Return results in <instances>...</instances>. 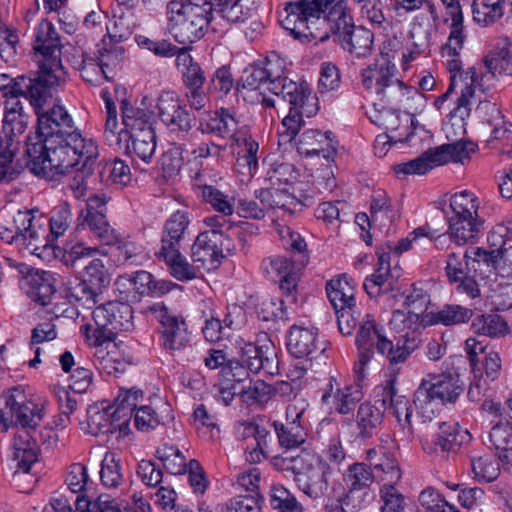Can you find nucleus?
I'll return each instance as SVG.
<instances>
[{"mask_svg": "<svg viewBox=\"0 0 512 512\" xmlns=\"http://www.w3.org/2000/svg\"><path fill=\"white\" fill-rule=\"evenodd\" d=\"M93 144L86 143L81 134L78 139L68 137L44 138L30 136L27 139L26 154L30 170L37 176L52 180L64 175L74 167L81 157L90 153Z\"/></svg>", "mask_w": 512, "mask_h": 512, "instance_id": "obj_1", "label": "nucleus"}, {"mask_svg": "<svg viewBox=\"0 0 512 512\" xmlns=\"http://www.w3.org/2000/svg\"><path fill=\"white\" fill-rule=\"evenodd\" d=\"M285 61L271 52L264 61L244 70L242 87L251 91L259 90L257 101L265 107H275V100L266 96L262 88L269 90L279 100L288 103H303L308 96L305 82H295L284 76Z\"/></svg>", "mask_w": 512, "mask_h": 512, "instance_id": "obj_2", "label": "nucleus"}, {"mask_svg": "<svg viewBox=\"0 0 512 512\" xmlns=\"http://www.w3.org/2000/svg\"><path fill=\"white\" fill-rule=\"evenodd\" d=\"M415 343V338H412L404 347L400 345V341L393 344L386 337L384 328L378 325L371 315H365L359 322V329L355 339L359 360L354 366V374H356L359 380L364 379L365 366L372 359L375 349L387 358L392 367L404 363L416 349Z\"/></svg>", "mask_w": 512, "mask_h": 512, "instance_id": "obj_3", "label": "nucleus"}, {"mask_svg": "<svg viewBox=\"0 0 512 512\" xmlns=\"http://www.w3.org/2000/svg\"><path fill=\"white\" fill-rule=\"evenodd\" d=\"M207 0H172L167 5L168 31L180 44L200 40L213 17Z\"/></svg>", "mask_w": 512, "mask_h": 512, "instance_id": "obj_4", "label": "nucleus"}, {"mask_svg": "<svg viewBox=\"0 0 512 512\" xmlns=\"http://www.w3.org/2000/svg\"><path fill=\"white\" fill-rule=\"evenodd\" d=\"M143 397L139 389H130L119 394L116 399V408L111 406L102 407V419L109 422V425L99 423L98 433L108 434L119 431L120 435H126L129 431V423L134 417V423L138 430L149 431L159 425V419L154 410L149 406H138V399Z\"/></svg>", "mask_w": 512, "mask_h": 512, "instance_id": "obj_5", "label": "nucleus"}, {"mask_svg": "<svg viewBox=\"0 0 512 512\" xmlns=\"http://www.w3.org/2000/svg\"><path fill=\"white\" fill-rule=\"evenodd\" d=\"M141 251V246L124 242L106 221L103 211L98 209V288L107 287L116 268L124 262L134 263Z\"/></svg>", "mask_w": 512, "mask_h": 512, "instance_id": "obj_6", "label": "nucleus"}, {"mask_svg": "<svg viewBox=\"0 0 512 512\" xmlns=\"http://www.w3.org/2000/svg\"><path fill=\"white\" fill-rule=\"evenodd\" d=\"M55 85L43 83V91L39 90V107L32 106L37 115V133L40 139L68 137L69 139H78L80 134L74 126V121L64 106L53 104L46 108L52 102L50 89Z\"/></svg>", "mask_w": 512, "mask_h": 512, "instance_id": "obj_7", "label": "nucleus"}, {"mask_svg": "<svg viewBox=\"0 0 512 512\" xmlns=\"http://www.w3.org/2000/svg\"><path fill=\"white\" fill-rule=\"evenodd\" d=\"M345 2L344 0H326L324 8L318 13L309 15H296L294 11H299L298 6H291L290 14L279 18L280 25L288 31L295 39L301 42H324L330 34L333 35L331 29V21L329 20V12L334 8V4Z\"/></svg>", "mask_w": 512, "mask_h": 512, "instance_id": "obj_8", "label": "nucleus"}, {"mask_svg": "<svg viewBox=\"0 0 512 512\" xmlns=\"http://www.w3.org/2000/svg\"><path fill=\"white\" fill-rule=\"evenodd\" d=\"M329 14L334 40L358 58L367 56L373 47V33L367 28L354 25L347 11L346 2L334 4Z\"/></svg>", "mask_w": 512, "mask_h": 512, "instance_id": "obj_9", "label": "nucleus"}, {"mask_svg": "<svg viewBox=\"0 0 512 512\" xmlns=\"http://www.w3.org/2000/svg\"><path fill=\"white\" fill-rule=\"evenodd\" d=\"M463 392L459 379L451 374L423 379L414 393L413 402L423 413H434L431 406L454 404Z\"/></svg>", "mask_w": 512, "mask_h": 512, "instance_id": "obj_10", "label": "nucleus"}, {"mask_svg": "<svg viewBox=\"0 0 512 512\" xmlns=\"http://www.w3.org/2000/svg\"><path fill=\"white\" fill-rule=\"evenodd\" d=\"M132 308L121 301H108L98 305V354H110L112 340L118 331L132 327Z\"/></svg>", "mask_w": 512, "mask_h": 512, "instance_id": "obj_11", "label": "nucleus"}, {"mask_svg": "<svg viewBox=\"0 0 512 512\" xmlns=\"http://www.w3.org/2000/svg\"><path fill=\"white\" fill-rule=\"evenodd\" d=\"M306 263L304 260H296L282 255L269 256L262 260L261 269L265 276L273 281H278L282 294L296 302L295 293L300 280L302 270Z\"/></svg>", "mask_w": 512, "mask_h": 512, "instance_id": "obj_12", "label": "nucleus"}, {"mask_svg": "<svg viewBox=\"0 0 512 512\" xmlns=\"http://www.w3.org/2000/svg\"><path fill=\"white\" fill-rule=\"evenodd\" d=\"M154 314L161 325L163 347L166 350H181L189 341V333L184 319L170 310L164 303H155L146 309Z\"/></svg>", "mask_w": 512, "mask_h": 512, "instance_id": "obj_13", "label": "nucleus"}, {"mask_svg": "<svg viewBox=\"0 0 512 512\" xmlns=\"http://www.w3.org/2000/svg\"><path fill=\"white\" fill-rule=\"evenodd\" d=\"M336 475L328 465L312 454L301 475L296 476L294 481L299 490L309 498L321 499L328 494L330 487L332 488L335 483L333 477Z\"/></svg>", "mask_w": 512, "mask_h": 512, "instance_id": "obj_14", "label": "nucleus"}, {"mask_svg": "<svg viewBox=\"0 0 512 512\" xmlns=\"http://www.w3.org/2000/svg\"><path fill=\"white\" fill-rule=\"evenodd\" d=\"M34 60L37 62L39 71L36 73L42 81L48 85H60L66 80V72L61 62V43L59 35L45 41V44L38 47L34 43Z\"/></svg>", "mask_w": 512, "mask_h": 512, "instance_id": "obj_15", "label": "nucleus"}, {"mask_svg": "<svg viewBox=\"0 0 512 512\" xmlns=\"http://www.w3.org/2000/svg\"><path fill=\"white\" fill-rule=\"evenodd\" d=\"M156 107L159 119L171 132L188 133L196 123V116L187 110L173 91H163Z\"/></svg>", "mask_w": 512, "mask_h": 512, "instance_id": "obj_16", "label": "nucleus"}, {"mask_svg": "<svg viewBox=\"0 0 512 512\" xmlns=\"http://www.w3.org/2000/svg\"><path fill=\"white\" fill-rule=\"evenodd\" d=\"M225 239L226 236L224 233H199L191 247L193 263H195L198 268H203L207 271L217 269L225 258L223 254Z\"/></svg>", "mask_w": 512, "mask_h": 512, "instance_id": "obj_17", "label": "nucleus"}, {"mask_svg": "<svg viewBox=\"0 0 512 512\" xmlns=\"http://www.w3.org/2000/svg\"><path fill=\"white\" fill-rule=\"evenodd\" d=\"M36 209H31L29 214V227H26L25 242L21 243V249H27L31 254L36 255L42 260L51 261L59 256L61 249L54 244L56 239H52L50 232L40 223L41 218L36 219L34 212Z\"/></svg>", "mask_w": 512, "mask_h": 512, "instance_id": "obj_18", "label": "nucleus"}, {"mask_svg": "<svg viewBox=\"0 0 512 512\" xmlns=\"http://www.w3.org/2000/svg\"><path fill=\"white\" fill-rule=\"evenodd\" d=\"M306 93L308 96L303 99V103H289L291 105L289 113L282 120L281 127L278 130L280 141L284 143L291 142L297 136L303 124V116L311 117L318 109L317 98L312 94L307 83Z\"/></svg>", "mask_w": 512, "mask_h": 512, "instance_id": "obj_19", "label": "nucleus"}, {"mask_svg": "<svg viewBox=\"0 0 512 512\" xmlns=\"http://www.w3.org/2000/svg\"><path fill=\"white\" fill-rule=\"evenodd\" d=\"M362 380H359L355 375V383L346 385L343 388L337 387L333 391V382H336L334 377L330 378L329 384L322 395V403L330 404L332 399V408L341 415H348L353 413L357 404L363 399V392L361 387Z\"/></svg>", "mask_w": 512, "mask_h": 512, "instance_id": "obj_20", "label": "nucleus"}, {"mask_svg": "<svg viewBox=\"0 0 512 512\" xmlns=\"http://www.w3.org/2000/svg\"><path fill=\"white\" fill-rule=\"evenodd\" d=\"M8 457L14 474L31 470L38 460V447L28 431L15 433Z\"/></svg>", "mask_w": 512, "mask_h": 512, "instance_id": "obj_21", "label": "nucleus"}, {"mask_svg": "<svg viewBox=\"0 0 512 512\" xmlns=\"http://www.w3.org/2000/svg\"><path fill=\"white\" fill-rule=\"evenodd\" d=\"M286 346L293 357L310 361L325 351L319 345L316 331L297 325L289 329Z\"/></svg>", "mask_w": 512, "mask_h": 512, "instance_id": "obj_22", "label": "nucleus"}, {"mask_svg": "<svg viewBox=\"0 0 512 512\" xmlns=\"http://www.w3.org/2000/svg\"><path fill=\"white\" fill-rule=\"evenodd\" d=\"M396 74L397 68L395 64L382 57L362 70V85L366 90L374 92L381 99Z\"/></svg>", "mask_w": 512, "mask_h": 512, "instance_id": "obj_23", "label": "nucleus"}, {"mask_svg": "<svg viewBox=\"0 0 512 512\" xmlns=\"http://www.w3.org/2000/svg\"><path fill=\"white\" fill-rule=\"evenodd\" d=\"M437 428L431 443H423V448L429 453L455 451L470 438L468 431L461 429L457 423L438 422Z\"/></svg>", "mask_w": 512, "mask_h": 512, "instance_id": "obj_24", "label": "nucleus"}, {"mask_svg": "<svg viewBox=\"0 0 512 512\" xmlns=\"http://www.w3.org/2000/svg\"><path fill=\"white\" fill-rule=\"evenodd\" d=\"M239 147L235 164L236 172L239 174L240 182H249L258 169L257 153L259 144L256 142L249 131L234 140Z\"/></svg>", "mask_w": 512, "mask_h": 512, "instance_id": "obj_25", "label": "nucleus"}, {"mask_svg": "<svg viewBox=\"0 0 512 512\" xmlns=\"http://www.w3.org/2000/svg\"><path fill=\"white\" fill-rule=\"evenodd\" d=\"M332 135L330 131L306 130L300 136L298 152L306 157L322 155L328 161L333 160L337 151Z\"/></svg>", "mask_w": 512, "mask_h": 512, "instance_id": "obj_26", "label": "nucleus"}, {"mask_svg": "<svg viewBox=\"0 0 512 512\" xmlns=\"http://www.w3.org/2000/svg\"><path fill=\"white\" fill-rule=\"evenodd\" d=\"M42 79L35 74L34 77L20 75L15 78L10 77L6 73L0 74V91L3 92L4 97L14 93H24V98L29 100L31 106L39 107V90L43 91Z\"/></svg>", "mask_w": 512, "mask_h": 512, "instance_id": "obj_27", "label": "nucleus"}, {"mask_svg": "<svg viewBox=\"0 0 512 512\" xmlns=\"http://www.w3.org/2000/svg\"><path fill=\"white\" fill-rule=\"evenodd\" d=\"M384 420L383 404L380 401L375 403H361L356 413V438L367 440L376 435Z\"/></svg>", "mask_w": 512, "mask_h": 512, "instance_id": "obj_28", "label": "nucleus"}, {"mask_svg": "<svg viewBox=\"0 0 512 512\" xmlns=\"http://www.w3.org/2000/svg\"><path fill=\"white\" fill-rule=\"evenodd\" d=\"M445 7L444 22L448 23L449 36L446 50L456 54L466 41L467 34L464 29V17L459 0H441Z\"/></svg>", "mask_w": 512, "mask_h": 512, "instance_id": "obj_29", "label": "nucleus"}, {"mask_svg": "<svg viewBox=\"0 0 512 512\" xmlns=\"http://www.w3.org/2000/svg\"><path fill=\"white\" fill-rule=\"evenodd\" d=\"M474 94L473 84L466 83L462 89L461 96L457 100V106L450 112L449 120L444 125L447 138H457L465 135V119L470 115V104Z\"/></svg>", "mask_w": 512, "mask_h": 512, "instance_id": "obj_30", "label": "nucleus"}, {"mask_svg": "<svg viewBox=\"0 0 512 512\" xmlns=\"http://www.w3.org/2000/svg\"><path fill=\"white\" fill-rule=\"evenodd\" d=\"M387 401H389V408L397 419L398 423L402 425L404 429H407L409 434H412L411 418L413 414V408L405 396L397 394L394 378L388 380L384 387L383 398L381 400L383 404V410L385 409V404Z\"/></svg>", "mask_w": 512, "mask_h": 512, "instance_id": "obj_31", "label": "nucleus"}, {"mask_svg": "<svg viewBox=\"0 0 512 512\" xmlns=\"http://www.w3.org/2000/svg\"><path fill=\"white\" fill-rule=\"evenodd\" d=\"M331 495L337 504L335 507L326 505L327 512H357L368 503L369 498L368 492L351 487H347L345 492L340 482L333 484Z\"/></svg>", "mask_w": 512, "mask_h": 512, "instance_id": "obj_32", "label": "nucleus"}, {"mask_svg": "<svg viewBox=\"0 0 512 512\" xmlns=\"http://www.w3.org/2000/svg\"><path fill=\"white\" fill-rule=\"evenodd\" d=\"M262 0H218L213 11L229 23H243L256 14Z\"/></svg>", "mask_w": 512, "mask_h": 512, "instance_id": "obj_33", "label": "nucleus"}, {"mask_svg": "<svg viewBox=\"0 0 512 512\" xmlns=\"http://www.w3.org/2000/svg\"><path fill=\"white\" fill-rule=\"evenodd\" d=\"M207 127L210 132L233 141L248 131L246 125L240 124L235 113L225 108L215 111Z\"/></svg>", "mask_w": 512, "mask_h": 512, "instance_id": "obj_34", "label": "nucleus"}, {"mask_svg": "<svg viewBox=\"0 0 512 512\" xmlns=\"http://www.w3.org/2000/svg\"><path fill=\"white\" fill-rule=\"evenodd\" d=\"M488 447L503 463L512 462V424L509 422L494 425L488 434Z\"/></svg>", "mask_w": 512, "mask_h": 512, "instance_id": "obj_35", "label": "nucleus"}, {"mask_svg": "<svg viewBox=\"0 0 512 512\" xmlns=\"http://www.w3.org/2000/svg\"><path fill=\"white\" fill-rule=\"evenodd\" d=\"M107 30H109L107 28ZM122 40V35L111 34L108 31L107 37L102 39L103 48L99 50L98 66L106 80L114 78L113 69L119 63L120 56L123 53L122 47L118 44Z\"/></svg>", "mask_w": 512, "mask_h": 512, "instance_id": "obj_36", "label": "nucleus"}, {"mask_svg": "<svg viewBox=\"0 0 512 512\" xmlns=\"http://www.w3.org/2000/svg\"><path fill=\"white\" fill-rule=\"evenodd\" d=\"M389 325L391 329L398 333L405 332L402 339L398 340L401 346L404 347L409 340L415 338L416 348L418 347L420 343V330L423 329L424 326L422 325L421 319L416 314L409 311L405 313L404 311L396 310L392 314Z\"/></svg>", "mask_w": 512, "mask_h": 512, "instance_id": "obj_37", "label": "nucleus"}, {"mask_svg": "<svg viewBox=\"0 0 512 512\" xmlns=\"http://www.w3.org/2000/svg\"><path fill=\"white\" fill-rule=\"evenodd\" d=\"M121 110L123 124L130 130V136L147 131H154L153 112L147 109L133 107L126 101L122 102Z\"/></svg>", "mask_w": 512, "mask_h": 512, "instance_id": "obj_38", "label": "nucleus"}, {"mask_svg": "<svg viewBox=\"0 0 512 512\" xmlns=\"http://www.w3.org/2000/svg\"><path fill=\"white\" fill-rule=\"evenodd\" d=\"M484 221L476 216H456L449 223L450 238L458 245L475 239L483 229Z\"/></svg>", "mask_w": 512, "mask_h": 512, "instance_id": "obj_39", "label": "nucleus"}, {"mask_svg": "<svg viewBox=\"0 0 512 512\" xmlns=\"http://www.w3.org/2000/svg\"><path fill=\"white\" fill-rule=\"evenodd\" d=\"M436 149V163L444 165L448 162L464 163L476 152L477 145L468 140H456L452 143L443 144Z\"/></svg>", "mask_w": 512, "mask_h": 512, "instance_id": "obj_40", "label": "nucleus"}, {"mask_svg": "<svg viewBox=\"0 0 512 512\" xmlns=\"http://www.w3.org/2000/svg\"><path fill=\"white\" fill-rule=\"evenodd\" d=\"M326 293L336 313L339 309L355 307L354 289L346 276L327 282Z\"/></svg>", "mask_w": 512, "mask_h": 512, "instance_id": "obj_41", "label": "nucleus"}, {"mask_svg": "<svg viewBox=\"0 0 512 512\" xmlns=\"http://www.w3.org/2000/svg\"><path fill=\"white\" fill-rule=\"evenodd\" d=\"M476 114L482 117L487 123L493 126L491 137L493 139H509L512 135V124L504 121L500 110L494 103L481 101L476 110Z\"/></svg>", "mask_w": 512, "mask_h": 512, "instance_id": "obj_42", "label": "nucleus"}, {"mask_svg": "<svg viewBox=\"0 0 512 512\" xmlns=\"http://www.w3.org/2000/svg\"><path fill=\"white\" fill-rule=\"evenodd\" d=\"M189 222L187 212L178 210L173 213L164 225L160 250L179 248V243Z\"/></svg>", "mask_w": 512, "mask_h": 512, "instance_id": "obj_43", "label": "nucleus"}, {"mask_svg": "<svg viewBox=\"0 0 512 512\" xmlns=\"http://www.w3.org/2000/svg\"><path fill=\"white\" fill-rule=\"evenodd\" d=\"M29 214L30 210H18L6 225L0 223V238L21 249V243L25 242L26 227L30 225Z\"/></svg>", "mask_w": 512, "mask_h": 512, "instance_id": "obj_44", "label": "nucleus"}, {"mask_svg": "<svg viewBox=\"0 0 512 512\" xmlns=\"http://www.w3.org/2000/svg\"><path fill=\"white\" fill-rule=\"evenodd\" d=\"M5 400L4 409H0V427L3 432L14 425L13 413L28 401L22 386H13L3 394Z\"/></svg>", "mask_w": 512, "mask_h": 512, "instance_id": "obj_45", "label": "nucleus"}, {"mask_svg": "<svg viewBox=\"0 0 512 512\" xmlns=\"http://www.w3.org/2000/svg\"><path fill=\"white\" fill-rule=\"evenodd\" d=\"M159 256L169 266L171 275L179 281H189L196 278V269L182 256L179 248L160 250Z\"/></svg>", "mask_w": 512, "mask_h": 512, "instance_id": "obj_46", "label": "nucleus"}, {"mask_svg": "<svg viewBox=\"0 0 512 512\" xmlns=\"http://www.w3.org/2000/svg\"><path fill=\"white\" fill-rule=\"evenodd\" d=\"M471 326L476 334L492 338L503 337L509 331L507 322L498 314L478 315Z\"/></svg>", "mask_w": 512, "mask_h": 512, "instance_id": "obj_47", "label": "nucleus"}, {"mask_svg": "<svg viewBox=\"0 0 512 512\" xmlns=\"http://www.w3.org/2000/svg\"><path fill=\"white\" fill-rule=\"evenodd\" d=\"M176 66L182 73L186 88H201L205 82L204 71L192 56L185 51H181L176 58Z\"/></svg>", "mask_w": 512, "mask_h": 512, "instance_id": "obj_48", "label": "nucleus"}, {"mask_svg": "<svg viewBox=\"0 0 512 512\" xmlns=\"http://www.w3.org/2000/svg\"><path fill=\"white\" fill-rule=\"evenodd\" d=\"M343 481L347 487L370 493V487L375 481L371 466L366 463H353L343 473Z\"/></svg>", "mask_w": 512, "mask_h": 512, "instance_id": "obj_49", "label": "nucleus"}, {"mask_svg": "<svg viewBox=\"0 0 512 512\" xmlns=\"http://www.w3.org/2000/svg\"><path fill=\"white\" fill-rule=\"evenodd\" d=\"M415 96L421 97L418 90L412 86L405 85V83L399 80L395 75L381 100L390 104L399 105L400 107L409 108V103Z\"/></svg>", "mask_w": 512, "mask_h": 512, "instance_id": "obj_50", "label": "nucleus"}, {"mask_svg": "<svg viewBox=\"0 0 512 512\" xmlns=\"http://www.w3.org/2000/svg\"><path fill=\"white\" fill-rule=\"evenodd\" d=\"M269 503L276 512H302V505L284 486L273 485L269 491Z\"/></svg>", "mask_w": 512, "mask_h": 512, "instance_id": "obj_51", "label": "nucleus"}, {"mask_svg": "<svg viewBox=\"0 0 512 512\" xmlns=\"http://www.w3.org/2000/svg\"><path fill=\"white\" fill-rule=\"evenodd\" d=\"M473 316V311L469 308L448 304L439 311L431 314V322L433 324H443L446 326L465 323Z\"/></svg>", "mask_w": 512, "mask_h": 512, "instance_id": "obj_52", "label": "nucleus"}, {"mask_svg": "<svg viewBox=\"0 0 512 512\" xmlns=\"http://www.w3.org/2000/svg\"><path fill=\"white\" fill-rule=\"evenodd\" d=\"M100 176L101 181L117 185L115 189H122L131 180L129 166L118 158L105 162L100 171Z\"/></svg>", "mask_w": 512, "mask_h": 512, "instance_id": "obj_53", "label": "nucleus"}, {"mask_svg": "<svg viewBox=\"0 0 512 512\" xmlns=\"http://www.w3.org/2000/svg\"><path fill=\"white\" fill-rule=\"evenodd\" d=\"M273 426L281 447L286 449L298 448L305 442L306 433L300 424L287 423L285 425L275 421Z\"/></svg>", "mask_w": 512, "mask_h": 512, "instance_id": "obj_54", "label": "nucleus"}, {"mask_svg": "<svg viewBox=\"0 0 512 512\" xmlns=\"http://www.w3.org/2000/svg\"><path fill=\"white\" fill-rule=\"evenodd\" d=\"M103 487L107 489H117L122 482V473L120 460L114 453H106L101 461V470L99 472Z\"/></svg>", "mask_w": 512, "mask_h": 512, "instance_id": "obj_55", "label": "nucleus"}, {"mask_svg": "<svg viewBox=\"0 0 512 512\" xmlns=\"http://www.w3.org/2000/svg\"><path fill=\"white\" fill-rule=\"evenodd\" d=\"M436 149H429L418 158H415L409 162L401 163L395 166L394 170L397 174H425L429 170L441 166L436 163Z\"/></svg>", "mask_w": 512, "mask_h": 512, "instance_id": "obj_56", "label": "nucleus"}, {"mask_svg": "<svg viewBox=\"0 0 512 512\" xmlns=\"http://www.w3.org/2000/svg\"><path fill=\"white\" fill-rule=\"evenodd\" d=\"M131 145L128 146L140 160L145 163L150 162L156 150L155 131H147L141 134L130 136Z\"/></svg>", "mask_w": 512, "mask_h": 512, "instance_id": "obj_57", "label": "nucleus"}, {"mask_svg": "<svg viewBox=\"0 0 512 512\" xmlns=\"http://www.w3.org/2000/svg\"><path fill=\"white\" fill-rule=\"evenodd\" d=\"M49 277L50 275L44 272L41 276L36 275L28 279L30 286L28 291L29 297L43 306L50 303L51 297L55 293V289L50 283Z\"/></svg>", "mask_w": 512, "mask_h": 512, "instance_id": "obj_58", "label": "nucleus"}, {"mask_svg": "<svg viewBox=\"0 0 512 512\" xmlns=\"http://www.w3.org/2000/svg\"><path fill=\"white\" fill-rule=\"evenodd\" d=\"M316 456L322 463L328 465L332 472L338 475L341 472V465L346 459V453L340 437H332L326 448L322 451V454Z\"/></svg>", "mask_w": 512, "mask_h": 512, "instance_id": "obj_59", "label": "nucleus"}, {"mask_svg": "<svg viewBox=\"0 0 512 512\" xmlns=\"http://www.w3.org/2000/svg\"><path fill=\"white\" fill-rule=\"evenodd\" d=\"M96 167V157L88 153L85 156L82 167L75 171V174L70 182V187L74 191L84 192L90 189V184L96 181L94 171Z\"/></svg>", "mask_w": 512, "mask_h": 512, "instance_id": "obj_60", "label": "nucleus"}, {"mask_svg": "<svg viewBox=\"0 0 512 512\" xmlns=\"http://www.w3.org/2000/svg\"><path fill=\"white\" fill-rule=\"evenodd\" d=\"M96 167V157L88 153L85 156L82 167L75 171V174L70 182V187L74 191L84 192L90 189V184L96 181L94 171Z\"/></svg>", "mask_w": 512, "mask_h": 512, "instance_id": "obj_61", "label": "nucleus"}, {"mask_svg": "<svg viewBox=\"0 0 512 512\" xmlns=\"http://www.w3.org/2000/svg\"><path fill=\"white\" fill-rule=\"evenodd\" d=\"M238 360L242 366L253 373H258L270 364L268 358H264L262 349L254 343H246L242 348Z\"/></svg>", "mask_w": 512, "mask_h": 512, "instance_id": "obj_62", "label": "nucleus"}, {"mask_svg": "<svg viewBox=\"0 0 512 512\" xmlns=\"http://www.w3.org/2000/svg\"><path fill=\"white\" fill-rule=\"evenodd\" d=\"M379 497L381 502L380 512H404L405 497L396 488L395 483L382 485Z\"/></svg>", "mask_w": 512, "mask_h": 512, "instance_id": "obj_63", "label": "nucleus"}, {"mask_svg": "<svg viewBox=\"0 0 512 512\" xmlns=\"http://www.w3.org/2000/svg\"><path fill=\"white\" fill-rule=\"evenodd\" d=\"M72 221V213L67 203L53 208L49 219V232L52 239H58L64 235Z\"/></svg>", "mask_w": 512, "mask_h": 512, "instance_id": "obj_64", "label": "nucleus"}]
</instances>
